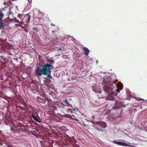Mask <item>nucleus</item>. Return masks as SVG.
<instances>
[{"label":"nucleus","mask_w":147,"mask_h":147,"mask_svg":"<svg viewBox=\"0 0 147 147\" xmlns=\"http://www.w3.org/2000/svg\"><path fill=\"white\" fill-rule=\"evenodd\" d=\"M6 123V125H7V123Z\"/></svg>","instance_id":"obj_30"},{"label":"nucleus","mask_w":147,"mask_h":147,"mask_svg":"<svg viewBox=\"0 0 147 147\" xmlns=\"http://www.w3.org/2000/svg\"><path fill=\"white\" fill-rule=\"evenodd\" d=\"M70 139L71 141L73 142L74 143H76V141L74 137H71Z\"/></svg>","instance_id":"obj_10"},{"label":"nucleus","mask_w":147,"mask_h":147,"mask_svg":"<svg viewBox=\"0 0 147 147\" xmlns=\"http://www.w3.org/2000/svg\"><path fill=\"white\" fill-rule=\"evenodd\" d=\"M7 3L6 2H4V4H5V3Z\"/></svg>","instance_id":"obj_26"},{"label":"nucleus","mask_w":147,"mask_h":147,"mask_svg":"<svg viewBox=\"0 0 147 147\" xmlns=\"http://www.w3.org/2000/svg\"><path fill=\"white\" fill-rule=\"evenodd\" d=\"M113 143L114 144L119 145V142H117L116 140H114L113 142Z\"/></svg>","instance_id":"obj_13"},{"label":"nucleus","mask_w":147,"mask_h":147,"mask_svg":"<svg viewBox=\"0 0 147 147\" xmlns=\"http://www.w3.org/2000/svg\"><path fill=\"white\" fill-rule=\"evenodd\" d=\"M113 109H117L118 108L117 107H113Z\"/></svg>","instance_id":"obj_19"},{"label":"nucleus","mask_w":147,"mask_h":147,"mask_svg":"<svg viewBox=\"0 0 147 147\" xmlns=\"http://www.w3.org/2000/svg\"><path fill=\"white\" fill-rule=\"evenodd\" d=\"M93 90L96 92H98L100 93L101 92V90L100 88L98 86L95 87V86H92Z\"/></svg>","instance_id":"obj_4"},{"label":"nucleus","mask_w":147,"mask_h":147,"mask_svg":"<svg viewBox=\"0 0 147 147\" xmlns=\"http://www.w3.org/2000/svg\"><path fill=\"white\" fill-rule=\"evenodd\" d=\"M61 120V117L59 116H56L55 117V120L57 121H59Z\"/></svg>","instance_id":"obj_8"},{"label":"nucleus","mask_w":147,"mask_h":147,"mask_svg":"<svg viewBox=\"0 0 147 147\" xmlns=\"http://www.w3.org/2000/svg\"><path fill=\"white\" fill-rule=\"evenodd\" d=\"M69 110L70 111H71V109H69Z\"/></svg>","instance_id":"obj_23"},{"label":"nucleus","mask_w":147,"mask_h":147,"mask_svg":"<svg viewBox=\"0 0 147 147\" xmlns=\"http://www.w3.org/2000/svg\"><path fill=\"white\" fill-rule=\"evenodd\" d=\"M51 65L50 63H47L44 64L42 67V68L40 69L37 68L35 70V72L37 75L41 76L42 75L44 76L47 75V76L49 78H52L50 74H49L51 72Z\"/></svg>","instance_id":"obj_2"},{"label":"nucleus","mask_w":147,"mask_h":147,"mask_svg":"<svg viewBox=\"0 0 147 147\" xmlns=\"http://www.w3.org/2000/svg\"><path fill=\"white\" fill-rule=\"evenodd\" d=\"M110 77H108V79L105 77L103 78V82L104 86L103 89L105 92H106L108 95L107 99L109 100L113 101L115 99V96H116L117 93L115 91V90L114 89V87L117 86L121 90L123 87V85L121 82H118V85L109 81Z\"/></svg>","instance_id":"obj_1"},{"label":"nucleus","mask_w":147,"mask_h":147,"mask_svg":"<svg viewBox=\"0 0 147 147\" xmlns=\"http://www.w3.org/2000/svg\"><path fill=\"white\" fill-rule=\"evenodd\" d=\"M30 20V17H28V20Z\"/></svg>","instance_id":"obj_21"},{"label":"nucleus","mask_w":147,"mask_h":147,"mask_svg":"<svg viewBox=\"0 0 147 147\" xmlns=\"http://www.w3.org/2000/svg\"><path fill=\"white\" fill-rule=\"evenodd\" d=\"M124 142H125V143L122 142H119V145L125 146H129V144H130L129 143V142H127V143H125V142H126L125 141H124Z\"/></svg>","instance_id":"obj_5"},{"label":"nucleus","mask_w":147,"mask_h":147,"mask_svg":"<svg viewBox=\"0 0 147 147\" xmlns=\"http://www.w3.org/2000/svg\"><path fill=\"white\" fill-rule=\"evenodd\" d=\"M3 17V14L1 12V10H0V17Z\"/></svg>","instance_id":"obj_15"},{"label":"nucleus","mask_w":147,"mask_h":147,"mask_svg":"<svg viewBox=\"0 0 147 147\" xmlns=\"http://www.w3.org/2000/svg\"><path fill=\"white\" fill-rule=\"evenodd\" d=\"M51 25H52V26H55V25H53V24H51Z\"/></svg>","instance_id":"obj_24"},{"label":"nucleus","mask_w":147,"mask_h":147,"mask_svg":"<svg viewBox=\"0 0 147 147\" xmlns=\"http://www.w3.org/2000/svg\"><path fill=\"white\" fill-rule=\"evenodd\" d=\"M62 102H65L66 104H68V101L67 100V99H64L62 100Z\"/></svg>","instance_id":"obj_12"},{"label":"nucleus","mask_w":147,"mask_h":147,"mask_svg":"<svg viewBox=\"0 0 147 147\" xmlns=\"http://www.w3.org/2000/svg\"><path fill=\"white\" fill-rule=\"evenodd\" d=\"M2 144V142H1V141H0V145H1Z\"/></svg>","instance_id":"obj_20"},{"label":"nucleus","mask_w":147,"mask_h":147,"mask_svg":"<svg viewBox=\"0 0 147 147\" xmlns=\"http://www.w3.org/2000/svg\"><path fill=\"white\" fill-rule=\"evenodd\" d=\"M12 12L11 11L10 9L9 10L8 12L7 13L8 16H9L11 14Z\"/></svg>","instance_id":"obj_11"},{"label":"nucleus","mask_w":147,"mask_h":147,"mask_svg":"<svg viewBox=\"0 0 147 147\" xmlns=\"http://www.w3.org/2000/svg\"><path fill=\"white\" fill-rule=\"evenodd\" d=\"M3 17H0V25H1L2 24V23L1 22V19Z\"/></svg>","instance_id":"obj_14"},{"label":"nucleus","mask_w":147,"mask_h":147,"mask_svg":"<svg viewBox=\"0 0 147 147\" xmlns=\"http://www.w3.org/2000/svg\"><path fill=\"white\" fill-rule=\"evenodd\" d=\"M83 49L86 55H87L89 54V51L87 48L84 47L83 48Z\"/></svg>","instance_id":"obj_7"},{"label":"nucleus","mask_w":147,"mask_h":147,"mask_svg":"<svg viewBox=\"0 0 147 147\" xmlns=\"http://www.w3.org/2000/svg\"><path fill=\"white\" fill-rule=\"evenodd\" d=\"M142 99V100H143V99Z\"/></svg>","instance_id":"obj_25"},{"label":"nucleus","mask_w":147,"mask_h":147,"mask_svg":"<svg viewBox=\"0 0 147 147\" xmlns=\"http://www.w3.org/2000/svg\"><path fill=\"white\" fill-rule=\"evenodd\" d=\"M52 32H53V33L54 32V31H52Z\"/></svg>","instance_id":"obj_27"},{"label":"nucleus","mask_w":147,"mask_h":147,"mask_svg":"<svg viewBox=\"0 0 147 147\" xmlns=\"http://www.w3.org/2000/svg\"><path fill=\"white\" fill-rule=\"evenodd\" d=\"M94 127L98 131H104V130L102 128L107 127L106 123L104 121H99L92 123Z\"/></svg>","instance_id":"obj_3"},{"label":"nucleus","mask_w":147,"mask_h":147,"mask_svg":"<svg viewBox=\"0 0 147 147\" xmlns=\"http://www.w3.org/2000/svg\"><path fill=\"white\" fill-rule=\"evenodd\" d=\"M144 130L147 132V127H145L144 128Z\"/></svg>","instance_id":"obj_16"},{"label":"nucleus","mask_w":147,"mask_h":147,"mask_svg":"<svg viewBox=\"0 0 147 147\" xmlns=\"http://www.w3.org/2000/svg\"><path fill=\"white\" fill-rule=\"evenodd\" d=\"M116 90L117 91V92H119V91H120V90H119L117 89H116Z\"/></svg>","instance_id":"obj_18"},{"label":"nucleus","mask_w":147,"mask_h":147,"mask_svg":"<svg viewBox=\"0 0 147 147\" xmlns=\"http://www.w3.org/2000/svg\"><path fill=\"white\" fill-rule=\"evenodd\" d=\"M96 63H98V61H96Z\"/></svg>","instance_id":"obj_28"},{"label":"nucleus","mask_w":147,"mask_h":147,"mask_svg":"<svg viewBox=\"0 0 147 147\" xmlns=\"http://www.w3.org/2000/svg\"><path fill=\"white\" fill-rule=\"evenodd\" d=\"M28 2L30 3V0H27Z\"/></svg>","instance_id":"obj_22"},{"label":"nucleus","mask_w":147,"mask_h":147,"mask_svg":"<svg viewBox=\"0 0 147 147\" xmlns=\"http://www.w3.org/2000/svg\"><path fill=\"white\" fill-rule=\"evenodd\" d=\"M6 123V125H7V123Z\"/></svg>","instance_id":"obj_29"},{"label":"nucleus","mask_w":147,"mask_h":147,"mask_svg":"<svg viewBox=\"0 0 147 147\" xmlns=\"http://www.w3.org/2000/svg\"><path fill=\"white\" fill-rule=\"evenodd\" d=\"M71 109L74 111H76L78 110V108L76 107H72L71 106Z\"/></svg>","instance_id":"obj_9"},{"label":"nucleus","mask_w":147,"mask_h":147,"mask_svg":"<svg viewBox=\"0 0 147 147\" xmlns=\"http://www.w3.org/2000/svg\"><path fill=\"white\" fill-rule=\"evenodd\" d=\"M6 123V125H7V123Z\"/></svg>","instance_id":"obj_31"},{"label":"nucleus","mask_w":147,"mask_h":147,"mask_svg":"<svg viewBox=\"0 0 147 147\" xmlns=\"http://www.w3.org/2000/svg\"><path fill=\"white\" fill-rule=\"evenodd\" d=\"M31 116L35 121L38 123H40V121L39 119L38 118H39V117L38 116V117H37L35 115L33 114Z\"/></svg>","instance_id":"obj_6"},{"label":"nucleus","mask_w":147,"mask_h":147,"mask_svg":"<svg viewBox=\"0 0 147 147\" xmlns=\"http://www.w3.org/2000/svg\"><path fill=\"white\" fill-rule=\"evenodd\" d=\"M67 117H68L69 118H71V116L69 115H68Z\"/></svg>","instance_id":"obj_17"}]
</instances>
